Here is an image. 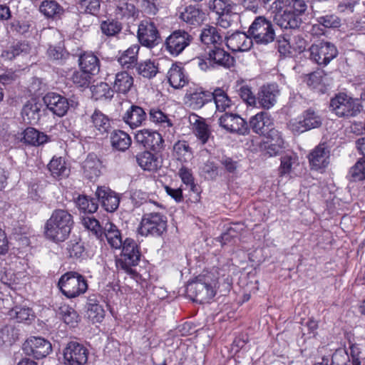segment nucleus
<instances>
[{"mask_svg":"<svg viewBox=\"0 0 365 365\" xmlns=\"http://www.w3.org/2000/svg\"><path fill=\"white\" fill-rule=\"evenodd\" d=\"M307 10L304 0H286L274 12V19L282 29H297L302 24Z\"/></svg>","mask_w":365,"mask_h":365,"instance_id":"f257e3e1","label":"nucleus"},{"mask_svg":"<svg viewBox=\"0 0 365 365\" xmlns=\"http://www.w3.org/2000/svg\"><path fill=\"white\" fill-rule=\"evenodd\" d=\"M73 225V216L68 210L56 209L46 222L44 235L53 242H63L69 236Z\"/></svg>","mask_w":365,"mask_h":365,"instance_id":"f03ea898","label":"nucleus"},{"mask_svg":"<svg viewBox=\"0 0 365 365\" xmlns=\"http://www.w3.org/2000/svg\"><path fill=\"white\" fill-rule=\"evenodd\" d=\"M215 280L209 274L199 275L195 281L187 284L186 292L193 301L205 303L215 295Z\"/></svg>","mask_w":365,"mask_h":365,"instance_id":"7ed1b4c3","label":"nucleus"},{"mask_svg":"<svg viewBox=\"0 0 365 365\" xmlns=\"http://www.w3.org/2000/svg\"><path fill=\"white\" fill-rule=\"evenodd\" d=\"M247 34L252 42L258 45H268L275 39L276 34L272 22L264 16L255 17L250 26Z\"/></svg>","mask_w":365,"mask_h":365,"instance_id":"20e7f679","label":"nucleus"},{"mask_svg":"<svg viewBox=\"0 0 365 365\" xmlns=\"http://www.w3.org/2000/svg\"><path fill=\"white\" fill-rule=\"evenodd\" d=\"M120 257L115 260L116 267L130 275H135L136 272L133 267L138 265L140 259V252L136 242L131 238L123 241Z\"/></svg>","mask_w":365,"mask_h":365,"instance_id":"39448f33","label":"nucleus"},{"mask_svg":"<svg viewBox=\"0 0 365 365\" xmlns=\"http://www.w3.org/2000/svg\"><path fill=\"white\" fill-rule=\"evenodd\" d=\"M166 216L160 212L145 213L140 220L138 232L141 236L161 237L167 231Z\"/></svg>","mask_w":365,"mask_h":365,"instance_id":"423d86ee","label":"nucleus"},{"mask_svg":"<svg viewBox=\"0 0 365 365\" xmlns=\"http://www.w3.org/2000/svg\"><path fill=\"white\" fill-rule=\"evenodd\" d=\"M58 286L63 295L75 298L84 294L88 289L85 277L76 272H68L59 279Z\"/></svg>","mask_w":365,"mask_h":365,"instance_id":"0eeeda50","label":"nucleus"},{"mask_svg":"<svg viewBox=\"0 0 365 365\" xmlns=\"http://www.w3.org/2000/svg\"><path fill=\"white\" fill-rule=\"evenodd\" d=\"M331 110L339 117L349 118L357 115L362 110L361 101L344 93H339L330 101Z\"/></svg>","mask_w":365,"mask_h":365,"instance_id":"6e6552de","label":"nucleus"},{"mask_svg":"<svg viewBox=\"0 0 365 365\" xmlns=\"http://www.w3.org/2000/svg\"><path fill=\"white\" fill-rule=\"evenodd\" d=\"M235 58L228 52L220 47V45L210 48L205 59L197 58V63L202 71H206L209 66L212 67H224L229 68L234 66Z\"/></svg>","mask_w":365,"mask_h":365,"instance_id":"1a4fd4ad","label":"nucleus"},{"mask_svg":"<svg viewBox=\"0 0 365 365\" xmlns=\"http://www.w3.org/2000/svg\"><path fill=\"white\" fill-rule=\"evenodd\" d=\"M309 58L319 66H325L336 57L338 51L336 46L327 41H320L312 44L309 48Z\"/></svg>","mask_w":365,"mask_h":365,"instance_id":"9d476101","label":"nucleus"},{"mask_svg":"<svg viewBox=\"0 0 365 365\" xmlns=\"http://www.w3.org/2000/svg\"><path fill=\"white\" fill-rule=\"evenodd\" d=\"M43 100L46 108L58 117L64 116L69 108H76L78 106V102L75 99H67L53 92L48 93Z\"/></svg>","mask_w":365,"mask_h":365,"instance_id":"9b49d317","label":"nucleus"},{"mask_svg":"<svg viewBox=\"0 0 365 365\" xmlns=\"http://www.w3.org/2000/svg\"><path fill=\"white\" fill-rule=\"evenodd\" d=\"M322 123L321 116L314 110L308 109L298 119L291 120L288 125L293 133L299 134L320 127Z\"/></svg>","mask_w":365,"mask_h":365,"instance_id":"f8f14e48","label":"nucleus"},{"mask_svg":"<svg viewBox=\"0 0 365 365\" xmlns=\"http://www.w3.org/2000/svg\"><path fill=\"white\" fill-rule=\"evenodd\" d=\"M137 36L141 45L153 48L160 43V36L153 21L144 20L138 25Z\"/></svg>","mask_w":365,"mask_h":365,"instance_id":"ddd939ff","label":"nucleus"},{"mask_svg":"<svg viewBox=\"0 0 365 365\" xmlns=\"http://www.w3.org/2000/svg\"><path fill=\"white\" fill-rule=\"evenodd\" d=\"M192 37L184 30L173 31L165 40V48L173 56H178L190 45Z\"/></svg>","mask_w":365,"mask_h":365,"instance_id":"4468645a","label":"nucleus"},{"mask_svg":"<svg viewBox=\"0 0 365 365\" xmlns=\"http://www.w3.org/2000/svg\"><path fill=\"white\" fill-rule=\"evenodd\" d=\"M218 123L229 133L242 135L249 133L247 123L237 114L225 113L219 118Z\"/></svg>","mask_w":365,"mask_h":365,"instance_id":"2eb2a0df","label":"nucleus"},{"mask_svg":"<svg viewBox=\"0 0 365 365\" xmlns=\"http://www.w3.org/2000/svg\"><path fill=\"white\" fill-rule=\"evenodd\" d=\"M88 350L77 341H70L63 350L66 365H83L88 361Z\"/></svg>","mask_w":365,"mask_h":365,"instance_id":"dca6fc26","label":"nucleus"},{"mask_svg":"<svg viewBox=\"0 0 365 365\" xmlns=\"http://www.w3.org/2000/svg\"><path fill=\"white\" fill-rule=\"evenodd\" d=\"M23 349L27 355L39 359L46 357L52 350L51 344L41 337L33 336L24 344Z\"/></svg>","mask_w":365,"mask_h":365,"instance_id":"f3484780","label":"nucleus"},{"mask_svg":"<svg viewBox=\"0 0 365 365\" xmlns=\"http://www.w3.org/2000/svg\"><path fill=\"white\" fill-rule=\"evenodd\" d=\"M135 139L138 144L155 152H160L163 148L164 140L163 137L155 130H140L135 133Z\"/></svg>","mask_w":365,"mask_h":365,"instance_id":"a211bd4d","label":"nucleus"},{"mask_svg":"<svg viewBox=\"0 0 365 365\" xmlns=\"http://www.w3.org/2000/svg\"><path fill=\"white\" fill-rule=\"evenodd\" d=\"M279 95V86L276 83H270L262 86L257 93V104L264 109L272 108L277 103Z\"/></svg>","mask_w":365,"mask_h":365,"instance_id":"6ab92c4d","label":"nucleus"},{"mask_svg":"<svg viewBox=\"0 0 365 365\" xmlns=\"http://www.w3.org/2000/svg\"><path fill=\"white\" fill-rule=\"evenodd\" d=\"M96 196L97 202H100L107 212H114L119 206L120 197L108 187H98Z\"/></svg>","mask_w":365,"mask_h":365,"instance_id":"aec40b11","label":"nucleus"},{"mask_svg":"<svg viewBox=\"0 0 365 365\" xmlns=\"http://www.w3.org/2000/svg\"><path fill=\"white\" fill-rule=\"evenodd\" d=\"M252 131L258 135H265L274 125V120L266 111H261L252 116L249 121Z\"/></svg>","mask_w":365,"mask_h":365,"instance_id":"412c9836","label":"nucleus"},{"mask_svg":"<svg viewBox=\"0 0 365 365\" xmlns=\"http://www.w3.org/2000/svg\"><path fill=\"white\" fill-rule=\"evenodd\" d=\"M106 80L112 85L113 92L128 93L133 85V77L126 71L118 72L114 76H108Z\"/></svg>","mask_w":365,"mask_h":365,"instance_id":"4be33fe9","label":"nucleus"},{"mask_svg":"<svg viewBox=\"0 0 365 365\" xmlns=\"http://www.w3.org/2000/svg\"><path fill=\"white\" fill-rule=\"evenodd\" d=\"M227 46L233 51H246L252 46L250 36L244 32L237 31L225 37Z\"/></svg>","mask_w":365,"mask_h":365,"instance_id":"5701e85b","label":"nucleus"},{"mask_svg":"<svg viewBox=\"0 0 365 365\" xmlns=\"http://www.w3.org/2000/svg\"><path fill=\"white\" fill-rule=\"evenodd\" d=\"M330 151L325 144H319L309 155L312 168L319 170L326 168L329 163Z\"/></svg>","mask_w":365,"mask_h":365,"instance_id":"b1692460","label":"nucleus"},{"mask_svg":"<svg viewBox=\"0 0 365 365\" xmlns=\"http://www.w3.org/2000/svg\"><path fill=\"white\" fill-rule=\"evenodd\" d=\"M43 106L36 98L28 101L21 110L24 120L29 124H36L41 118Z\"/></svg>","mask_w":365,"mask_h":365,"instance_id":"393cba45","label":"nucleus"},{"mask_svg":"<svg viewBox=\"0 0 365 365\" xmlns=\"http://www.w3.org/2000/svg\"><path fill=\"white\" fill-rule=\"evenodd\" d=\"M105 239L113 249L119 250L123 244L120 231L112 222L106 223L102 230V236L98 237V240L104 241Z\"/></svg>","mask_w":365,"mask_h":365,"instance_id":"a878e982","label":"nucleus"},{"mask_svg":"<svg viewBox=\"0 0 365 365\" xmlns=\"http://www.w3.org/2000/svg\"><path fill=\"white\" fill-rule=\"evenodd\" d=\"M189 122L192 125L195 136L202 144H205L211 135L210 127L206 123L205 120L195 113H192L189 115Z\"/></svg>","mask_w":365,"mask_h":365,"instance_id":"bb28decb","label":"nucleus"},{"mask_svg":"<svg viewBox=\"0 0 365 365\" xmlns=\"http://www.w3.org/2000/svg\"><path fill=\"white\" fill-rule=\"evenodd\" d=\"M128 0L114 1L109 2L114 9V14L118 19H128L133 18L138 14V10L133 4L127 2Z\"/></svg>","mask_w":365,"mask_h":365,"instance_id":"cd10ccee","label":"nucleus"},{"mask_svg":"<svg viewBox=\"0 0 365 365\" xmlns=\"http://www.w3.org/2000/svg\"><path fill=\"white\" fill-rule=\"evenodd\" d=\"M170 85L174 88H181L188 83V77L185 69L178 63H173L168 72Z\"/></svg>","mask_w":365,"mask_h":365,"instance_id":"c85d7f7f","label":"nucleus"},{"mask_svg":"<svg viewBox=\"0 0 365 365\" xmlns=\"http://www.w3.org/2000/svg\"><path fill=\"white\" fill-rule=\"evenodd\" d=\"M22 135L21 141L32 146H41L50 140L48 135L32 127L26 128Z\"/></svg>","mask_w":365,"mask_h":365,"instance_id":"c756f323","label":"nucleus"},{"mask_svg":"<svg viewBox=\"0 0 365 365\" xmlns=\"http://www.w3.org/2000/svg\"><path fill=\"white\" fill-rule=\"evenodd\" d=\"M102 163L95 154H89L83 164V174L91 180H96L100 176Z\"/></svg>","mask_w":365,"mask_h":365,"instance_id":"7c9ffc66","label":"nucleus"},{"mask_svg":"<svg viewBox=\"0 0 365 365\" xmlns=\"http://www.w3.org/2000/svg\"><path fill=\"white\" fill-rule=\"evenodd\" d=\"M147 118L145 111L140 106H131L124 114L123 119L131 128L140 126Z\"/></svg>","mask_w":365,"mask_h":365,"instance_id":"2f4dec72","label":"nucleus"},{"mask_svg":"<svg viewBox=\"0 0 365 365\" xmlns=\"http://www.w3.org/2000/svg\"><path fill=\"white\" fill-rule=\"evenodd\" d=\"M211 92L196 91L192 93H187L185 95L186 103L192 109L201 108L205 103L212 101Z\"/></svg>","mask_w":365,"mask_h":365,"instance_id":"473e14b6","label":"nucleus"},{"mask_svg":"<svg viewBox=\"0 0 365 365\" xmlns=\"http://www.w3.org/2000/svg\"><path fill=\"white\" fill-rule=\"evenodd\" d=\"M314 16L318 25H313L312 30L314 31L319 25L326 29H338L341 26V19L336 14L328 13L322 14L319 11H314Z\"/></svg>","mask_w":365,"mask_h":365,"instance_id":"72a5a7b5","label":"nucleus"},{"mask_svg":"<svg viewBox=\"0 0 365 365\" xmlns=\"http://www.w3.org/2000/svg\"><path fill=\"white\" fill-rule=\"evenodd\" d=\"M78 61L81 69L93 76L98 73L100 62L98 57L93 53H84L80 56Z\"/></svg>","mask_w":365,"mask_h":365,"instance_id":"f704fd0d","label":"nucleus"},{"mask_svg":"<svg viewBox=\"0 0 365 365\" xmlns=\"http://www.w3.org/2000/svg\"><path fill=\"white\" fill-rule=\"evenodd\" d=\"M91 121L101 135H107L112 129L110 118L99 110H95L91 115Z\"/></svg>","mask_w":365,"mask_h":365,"instance_id":"c9c22d12","label":"nucleus"},{"mask_svg":"<svg viewBox=\"0 0 365 365\" xmlns=\"http://www.w3.org/2000/svg\"><path fill=\"white\" fill-rule=\"evenodd\" d=\"M200 38L202 43L207 46L212 45L213 47L220 45L222 41L218 29L212 26H206L202 29Z\"/></svg>","mask_w":365,"mask_h":365,"instance_id":"e433bc0d","label":"nucleus"},{"mask_svg":"<svg viewBox=\"0 0 365 365\" xmlns=\"http://www.w3.org/2000/svg\"><path fill=\"white\" fill-rule=\"evenodd\" d=\"M132 143L130 135L120 130H115L110 135V143L113 148L119 151H125Z\"/></svg>","mask_w":365,"mask_h":365,"instance_id":"4c0bfd02","label":"nucleus"},{"mask_svg":"<svg viewBox=\"0 0 365 365\" xmlns=\"http://www.w3.org/2000/svg\"><path fill=\"white\" fill-rule=\"evenodd\" d=\"M8 315L17 322L30 324L34 319V314L31 309L26 307L16 306L11 309Z\"/></svg>","mask_w":365,"mask_h":365,"instance_id":"58836bf2","label":"nucleus"},{"mask_svg":"<svg viewBox=\"0 0 365 365\" xmlns=\"http://www.w3.org/2000/svg\"><path fill=\"white\" fill-rule=\"evenodd\" d=\"M180 19L190 25H198L203 19L202 11L195 6H188L180 13Z\"/></svg>","mask_w":365,"mask_h":365,"instance_id":"ea45409f","label":"nucleus"},{"mask_svg":"<svg viewBox=\"0 0 365 365\" xmlns=\"http://www.w3.org/2000/svg\"><path fill=\"white\" fill-rule=\"evenodd\" d=\"M40 11L47 18H59L63 14V7L53 0H46L41 2Z\"/></svg>","mask_w":365,"mask_h":365,"instance_id":"a19ab883","label":"nucleus"},{"mask_svg":"<svg viewBox=\"0 0 365 365\" xmlns=\"http://www.w3.org/2000/svg\"><path fill=\"white\" fill-rule=\"evenodd\" d=\"M139 50V45H132L120 56L118 60L119 63L126 68H132L136 65Z\"/></svg>","mask_w":365,"mask_h":365,"instance_id":"79ce46f5","label":"nucleus"},{"mask_svg":"<svg viewBox=\"0 0 365 365\" xmlns=\"http://www.w3.org/2000/svg\"><path fill=\"white\" fill-rule=\"evenodd\" d=\"M136 161L138 165L145 170L153 171L158 167V158L154 154L148 151H144L136 155Z\"/></svg>","mask_w":365,"mask_h":365,"instance_id":"37998d69","label":"nucleus"},{"mask_svg":"<svg viewBox=\"0 0 365 365\" xmlns=\"http://www.w3.org/2000/svg\"><path fill=\"white\" fill-rule=\"evenodd\" d=\"M31 47L29 43L24 41L16 42L3 51L1 56L7 60H12L21 54L29 53Z\"/></svg>","mask_w":365,"mask_h":365,"instance_id":"c03bdc74","label":"nucleus"},{"mask_svg":"<svg viewBox=\"0 0 365 365\" xmlns=\"http://www.w3.org/2000/svg\"><path fill=\"white\" fill-rule=\"evenodd\" d=\"M48 168L51 175L56 179L65 178L68 175L69 171L66 166L64 159L61 157L53 158L48 165Z\"/></svg>","mask_w":365,"mask_h":365,"instance_id":"a18cd8bd","label":"nucleus"},{"mask_svg":"<svg viewBox=\"0 0 365 365\" xmlns=\"http://www.w3.org/2000/svg\"><path fill=\"white\" fill-rule=\"evenodd\" d=\"M92 97L98 100H110L113 98L114 92L108 83L101 82L91 87Z\"/></svg>","mask_w":365,"mask_h":365,"instance_id":"49530a36","label":"nucleus"},{"mask_svg":"<svg viewBox=\"0 0 365 365\" xmlns=\"http://www.w3.org/2000/svg\"><path fill=\"white\" fill-rule=\"evenodd\" d=\"M212 100H214L216 109L220 112H224L231 106V100L227 93L220 88H217L211 93Z\"/></svg>","mask_w":365,"mask_h":365,"instance_id":"de8ad7c7","label":"nucleus"},{"mask_svg":"<svg viewBox=\"0 0 365 365\" xmlns=\"http://www.w3.org/2000/svg\"><path fill=\"white\" fill-rule=\"evenodd\" d=\"M87 315L93 322H101L105 316V311L96 299L91 297L88 299Z\"/></svg>","mask_w":365,"mask_h":365,"instance_id":"09e8293b","label":"nucleus"},{"mask_svg":"<svg viewBox=\"0 0 365 365\" xmlns=\"http://www.w3.org/2000/svg\"><path fill=\"white\" fill-rule=\"evenodd\" d=\"M207 6L211 11L224 16L232 12L233 4L230 0H210Z\"/></svg>","mask_w":365,"mask_h":365,"instance_id":"8fccbe9b","label":"nucleus"},{"mask_svg":"<svg viewBox=\"0 0 365 365\" xmlns=\"http://www.w3.org/2000/svg\"><path fill=\"white\" fill-rule=\"evenodd\" d=\"M137 73L144 78H151L158 73V67L150 60L140 63L136 68Z\"/></svg>","mask_w":365,"mask_h":365,"instance_id":"3c124183","label":"nucleus"},{"mask_svg":"<svg viewBox=\"0 0 365 365\" xmlns=\"http://www.w3.org/2000/svg\"><path fill=\"white\" fill-rule=\"evenodd\" d=\"M78 10L85 14L97 15L100 11L99 0H76Z\"/></svg>","mask_w":365,"mask_h":365,"instance_id":"603ef678","label":"nucleus"},{"mask_svg":"<svg viewBox=\"0 0 365 365\" xmlns=\"http://www.w3.org/2000/svg\"><path fill=\"white\" fill-rule=\"evenodd\" d=\"M150 120L159 124L164 128H170L173 125L171 120L168 115L158 108H152L149 112Z\"/></svg>","mask_w":365,"mask_h":365,"instance_id":"864d4df0","label":"nucleus"},{"mask_svg":"<svg viewBox=\"0 0 365 365\" xmlns=\"http://www.w3.org/2000/svg\"><path fill=\"white\" fill-rule=\"evenodd\" d=\"M76 205L80 210L88 213L95 212L98 207L96 198H90L86 195L79 196L76 200Z\"/></svg>","mask_w":365,"mask_h":365,"instance_id":"5fc2aeb1","label":"nucleus"},{"mask_svg":"<svg viewBox=\"0 0 365 365\" xmlns=\"http://www.w3.org/2000/svg\"><path fill=\"white\" fill-rule=\"evenodd\" d=\"M349 177L351 181L365 180V158H360L349 171Z\"/></svg>","mask_w":365,"mask_h":365,"instance_id":"6e6d98bb","label":"nucleus"},{"mask_svg":"<svg viewBox=\"0 0 365 365\" xmlns=\"http://www.w3.org/2000/svg\"><path fill=\"white\" fill-rule=\"evenodd\" d=\"M101 29L107 36H114L122 30V24L116 20L108 19L101 24Z\"/></svg>","mask_w":365,"mask_h":365,"instance_id":"4d7b16f0","label":"nucleus"},{"mask_svg":"<svg viewBox=\"0 0 365 365\" xmlns=\"http://www.w3.org/2000/svg\"><path fill=\"white\" fill-rule=\"evenodd\" d=\"M93 75L81 69L75 72L72 76V81L75 85L81 88H87L89 86Z\"/></svg>","mask_w":365,"mask_h":365,"instance_id":"13d9d810","label":"nucleus"},{"mask_svg":"<svg viewBox=\"0 0 365 365\" xmlns=\"http://www.w3.org/2000/svg\"><path fill=\"white\" fill-rule=\"evenodd\" d=\"M173 149L178 159L187 160L192 157L191 148L185 141H178L174 145Z\"/></svg>","mask_w":365,"mask_h":365,"instance_id":"bf43d9fd","label":"nucleus"},{"mask_svg":"<svg viewBox=\"0 0 365 365\" xmlns=\"http://www.w3.org/2000/svg\"><path fill=\"white\" fill-rule=\"evenodd\" d=\"M238 95L247 105L257 106V98L248 86H242L237 91Z\"/></svg>","mask_w":365,"mask_h":365,"instance_id":"052dcab7","label":"nucleus"},{"mask_svg":"<svg viewBox=\"0 0 365 365\" xmlns=\"http://www.w3.org/2000/svg\"><path fill=\"white\" fill-rule=\"evenodd\" d=\"M84 227L91 230L97 239L102 236L103 228L101 227L99 222L93 217H84L83 220Z\"/></svg>","mask_w":365,"mask_h":365,"instance_id":"680f3d73","label":"nucleus"},{"mask_svg":"<svg viewBox=\"0 0 365 365\" xmlns=\"http://www.w3.org/2000/svg\"><path fill=\"white\" fill-rule=\"evenodd\" d=\"M67 250L69 253V257L74 259L81 258L85 252L84 245L81 242L71 241L68 245Z\"/></svg>","mask_w":365,"mask_h":365,"instance_id":"e2e57ef3","label":"nucleus"},{"mask_svg":"<svg viewBox=\"0 0 365 365\" xmlns=\"http://www.w3.org/2000/svg\"><path fill=\"white\" fill-rule=\"evenodd\" d=\"M47 54L48 58L53 61H63L68 55L61 45L50 46L47 50Z\"/></svg>","mask_w":365,"mask_h":365,"instance_id":"0e129e2a","label":"nucleus"},{"mask_svg":"<svg viewBox=\"0 0 365 365\" xmlns=\"http://www.w3.org/2000/svg\"><path fill=\"white\" fill-rule=\"evenodd\" d=\"M2 333V342L15 341L19 338V331L12 326H6L0 330Z\"/></svg>","mask_w":365,"mask_h":365,"instance_id":"69168bd1","label":"nucleus"},{"mask_svg":"<svg viewBox=\"0 0 365 365\" xmlns=\"http://www.w3.org/2000/svg\"><path fill=\"white\" fill-rule=\"evenodd\" d=\"M160 6L159 0H142L141 8L143 11L150 16L155 15Z\"/></svg>","mask_w":365,"mask_h":365,"instance_id":"338daca9","label":"nucleus"},{"mask_svg":"<svg viewBox=\"0 0 365 365\" xmlns=\"http://www.w3.org/2000/svg\"><path fill=\"white\" fill-rule=\"evenodd\" d=\"M349 356L342 350H336L331 356L330 365H350Z\"/></svg>","mask_w":365,"mask_h":365,"instance_id":"774afa93","label":"nucleus"}]
</instances>
